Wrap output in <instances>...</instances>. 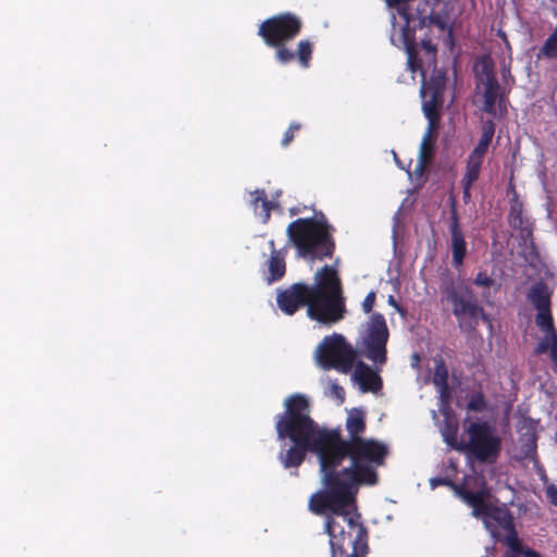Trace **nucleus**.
<instances>
[{
	"instance_id": "f257e3e1",
	"label": "nucleus",
	"mask_w": 557,
	"mask_h": 557,
	"mask_svg": "<svg viewBox=\"0 0 557 557\" xmlns=\"http://www.w3.org/2000/svg\"><path fill=\"white\" fill-rule=\"evenodd\" d=\"M387 446L374 438L345 441L339 429L330 436V468L333 480L330 490L311 495L309 508L315 515L330 512L324 533L330 537L332 557H366L369 552L368 529L357 510L360 486L379 482L377 468L385 463Z\"/></svg>"
},
{
	"instance_id": "f03ea898",
	"label": "nucleus",
	"mask_w": 557,
	"mask_h": 557,
	"mask_svg": "<svg viewBox=\"0 0 557 557\" xmlns=\"http://www.w3.org/2000/svg\"><path fill=\"white\" fill-rule=\"evenodd\" d=\"M334 231L325 214L314 211L312 218H299L290 222L286 235L297 257L313 262L333 258L336 249Z\"/></svg>"
},
{
	"instance_id": "7ed1b4c3",
	"label": "nucleus",
	"mask_w": 557,
	"mask_h": 557,
	"mask_svg": "<svg viewBox=\"0 0 557 557\" xmlns=\"http://www.w3.org/2000/svg\"><path fill=\"white\" fill-rule=\"evenodd\" d=\"M309 399L302 394H293L284 400V411L275 418L277 438L298 443H313L321 435L332 436L335 429L321 428L311 418Z\"/></svg>"
},
{
	"instance_id": "20e7f679",
	"label": "nucleus",
	"mask_w": 557,
	"mask_h": 557,
	"mask_svg": "<svg viewBox=\"0 0 557 557\" xmlns=\"http://www.w3.org/2000/svg\"><path fill=\"white\" fill-rule=\"evenodd\" d=\"M456 432L454 429L451 434L445 435V441L450 447L466 453L469 458L480 463L492 465L499 458L502 438L487 421L471 422L466 429L467 441H458Z\"/></svg>"
},
{
	"instance_id": "39448f33",
	"label": "nucleus",
	"mask_w": 557,
	"mask_h": 557,
	"mask_svg": "<svg viewBox=\"0 0 557 557\" xmlns=\"http://www.w3.org/2000/svg\"><path fill=\"white\" fill-rule=\"evenodd\" d=\"M442 301H446L461 331L473 332L480 322L491 323L476 295L466 285H446Z\"/></svg>"
},
{
	"instance_id": "423d86ee",
	"label": "nucleus",
	"mask_w": 557,
	"mask_h": 557,
	"mask_svg": "<svg viewBox=\"0 0 557 557\" xmlns=\"http://www.w3.org/2000/svg\"><path fill=\"white\" fill-rule=\"evenodd\" d=\"M553 290L543 281L535 282L527 294L528 300L536 310L535 324L543 333L537 348H557V330L552 312Z\"/></svg>"
},
{
	"instance_id": "0eeeda50",
	"label": "nucleus",
	"mask_w": 557,
	"mask_h": 557,
	"mask_svg": "<svg viewBox=\"0 0 557 557\" xmlns=\"http://www.w3.org/2000/svg\"><path fill=\"white\" fill-rule=\"evenodd\" d=\"M293 445L281 453L278 459L285 469L298 468L306 459L307 453H313L318 457L319 471L323 490H330L333 475L330 468L324 467V460L330 458V437L321 435L313 443L292 442Z\"/></svg>"
},
{
	"instance_id": "6e6552de",
	"label": "nucleus",
	"mask_w": 557,
	"mask_h": 557,
	"mask_svg": "<svg viewBox=\"0 0 557 557\" xmlns=\"http://www.w3.org/2000/svg\"><path fill=\"white\" fill-rule=\"evenodd\" d=\"M300 18L292 13H281L259 25L258 35L267 46H280L293 40L301 30Z\"/></svg>"
},
{
	"instance_id": "1a4fd4ad",
	"label": "nucleus",
	"mask_w": 557,
	"mask_h": 557,
	"mask_svg": "<svg viewBox=\"0 0 557 557\" xmlns=\"http://www.w3.org/2000/svg\"><path fill=\"white\" fill-rule=\"evenodd\" d=\"M346 313L345 297L341 295L312 296L307 315L325 325L342 321Z\"/></svg>"
},
{
	"instance_id": "9d476101",
	"label": "nucleus",
	"mask_w": 557,
	"mask_h": 557,
	"mask_svg": "<svg viewBox=\"0 0 557 557\" xmlns=\"http://www.w3.org/2000/svg\"><path fill=\"white\" fill-rule=\"evenodd\" d=\"M310 300L311 294L306 283H294L276 293V305L286 315H293L302 307L308 308Z\"/></svg>"
},
{
	"instance_id": "9b49d317",
	"label": "nucleus",
	"mask_w": 557,
	"mask_h": 557,
	"mask_svg": "<svg viewBox=\"0 0 557 557\" xmlns=\"http://www.w3.org/2000/svg\"><path fill=\"white\" fill-rule=\"evenodd\" d=\"M389 331L385 318L381 313H373L362 325L360 339L363 348H386Z\"/></svg>"
},
{
	"instance_id": "f8f14e48",
	"label": "nucleus",
	"mask_w": 557,
	"mask_h": 557,
	"mask_svg": "<svg viewBox=\"0 0 557 557\" xmlns=\"http://www.w3.org/2000/svg\"><path fill=\"white\" fill-rule=\"evenodd\" d=\"M358 350H315V358L324 370L335 369L341 373H348L354 366Z\"/></svg>"
},
{
	"instance_id": "ddd939ff",
	"label": "nucleus",
	"mask_w": 557,
	"mask_h": 557,
	"mask_svg": "<svg viewBox=\"0 0 557 557\" xmlns=\"http://www.w3.org/2000/svg\"><path fill=\"white\" fill-rule=\"evenodd\" d=\"M315 283L309 285L312 296L343 294L341 278L334 267L323 265L314 275Z\"/></svg>"
},
{
	"instance_id": "4468645a",
	"label": "nucleus",
	"mask_w": 557,
	"mask_h": 557,
	"mask_svg": "<svg viewBox=\"0 0 557 557\" xmlns=\"http://www.w3.org/2000/svg\"><path fill=\"white\" fill-rule=\"evenodd\" d=\"M445 88L444 77L432 78L431 82L425 86H422V96L429 99L423 102V113L426 119L441 117L440 108L443 102V92Z\"/></svg>"
},
{
	"instance_id": "2eb2a0df",
	"label": "nucleus",
	"mask_w": 557,
	"mask_h": 557,
	"mask_svg": "<svg viewBox=\"0 0 557 557\" xmlns=\"http://www.w3.org/2000/svg\"><path fill=\"white\" fill-rule=\"evenodd\" d=\"M449 233L451 261L454 267L459 268L463 264L468 250L465 234L460 227L456 209H453L450 213Z\"/></svg>"
},
{
	"instance_id": "dca6fc26",
	"label": "nucleus",
	"mask_w": 557,
	"mask_h": 557,
	"mask_svg": "<svg viewBox=\"0 0 557 557\" xmlns=\"http://www.w3.org/2000/svg\"><path fill=\"white\" fill-rule=\"evenodd\" d=\"M483 111L493 116H503L507 113V107L498 81L484 84Z\"/></svg>"
},
{
	"instance_id": "f3484780",
	"label": "nucleus",
	"mask_w": 557,
	"mask_h": 557,
	"mask_svg": "<svg viewBox=\"0 0 557 557\" xmlns=\"http://www.w3.org/2000/svg\"><path fill=\"white\" fill-rule=\"evenodd\" d=\"M440 3V0H424L423 8H418L419 20L421 26H436L440 30L444 32L448 28L447 20L448 14L436 12L434 7Z\"/></svg>"
},
{
	"instance_id": "a211bd4d",
	"label": "nucleus",
	"mask_w": 557,
	"mask_h": 557,
	"mask_svg": "<svg viewBox=\"0 0 557 557\" xmlns=\"http://www.w3.org/2000/svg\"><path fill=\"white\" fill-rule=\"evenodd\" d=\"M354 377L363 391L376 392L382 387V380L379 374L362 361L356 363Z\"/></svg>"
},
{
	"instance_id": "6ab92c4d",
	"label": "nucleus",
	"mask_w": 557,
	"mask_h": 557,
	"mask_svg": "<svg viewBox=\"0 0 557 557\" xmlns=\"http://www.w3.org/2000/svg\"><path fill=\"white\" fill-rule=\"evenodd\" d=\"M286 250L284 248L280 249L277 252H274L273 256H270L267 261L268 273L265 275V281L271 284L282 280L286 273Z\"/></svg>"
},
{
	"instance_id": "aec40b11",
	"label": "nucleus",
	"mask_w": 557,
	"mask_h": 557,
	"mask_svg": "<svg viewBox=\"0 0 557 557\" xmlns=\"http://www.w3.org/2000/svg\"><path fill=\"white\" fill-rule=\"evenodd\" d=\"M250 206L256 215H259L263 224L268 223L271 218L273 203L268 199L264 189H256L250 193Z\"/></svg>"
},
{
	"instance_id": "412c9836",
	"label": "nucleus",
	"mask_w": 557,
	"mask_h": 557,
	"mask_svg": "<svg viewBox=\"0 0 557 557\" xmlns=\"http://www.w3.org/2000/svg\"><path fill=\"white\" fill-rule=\"evenodd\" d=\"M488 529L491 530L492 535L495 537H497L498 534L496 533L495 530L492 529L493 524H495V527L504 531L511 529V527L515 525L513 516L505 506H495L494 509H492L491 516L488 518Z\"/></svg>"
},
{
	"instance_id": "4be33fe9",
	"label": "nucleus",
	"mask_w": 557,
	"mask_h": 557,
	"mask_svg": "<svg viewBox=\"0 0 557 557\" xmlns=\"http://www.w3.org/2000/svg\"><path fill=\"white\" fill-rule=\"evenodd\" d=\"M346 430L348 438L345 441H352L354 438H363L361 434L366 431V417L361 409H352L346 419Z\"/></svg>"
},
{
	"instance_id": "5701e85b",
	"label": "nucleus",
	"mask_w": 557,
	"mask_h": 557,
	"mask_svg": "<svg viewBox=\"0 0 557 557\" xmlns=\"http://www.w3.org/2000/svg\"><path fill=\"white\" fill-rule=\"evenodd\" d=\"M494 134L495 123L492 120L485 121L482 126V134L480 140L470 154L484 159L488 146L491 145L492 139L494 137Z\"/></svg>"
},
{
	"instance_id": "b1692460",
	"label": "nucleus",
	"mask_w": 557,
	"mask_h": 557,
	"mask_svg": "<svg viewBox=\"0 0 557 557\" xmlns=\"http://www.w3.org/2000/svg\"><path fill=\"white\" fill-rule=\"evenodd\" d=\"M475 78L478 82L488 84L497 82L494 71V64L490 57H482L474 66Z\"/></svg>"
},
{
	"instance_id": "393cba45",
	"label": "nucleus",
	"mask_w": 557,
	"mask_h": 557,
	"mask_svg": "<svg viewBox=\"0 0 557 557\" xmlns=\"http://www.w3.org/2000/svg\"><path fill=\"white\" fill-rule=\"evenodd\" d=\"M435 140V137L423 135L419 149V162L416 169V173L422 174L426 164L432 160L434 154Z\"/></svg>"
},
{
	"instance_id": "a878e982",
	"label": "nucleus",
	"mask_w": 557,
	"mask_h": 557,
	"mask_svg": "<svg viewBox=\"0 0 557 557\" xmlns=\"http://www.w3.org/2000/svg\"><path fill=\"white\" fill-rule=\"evenodd\" d=\"M537 435L534 430H529L521 436L520 453L523 459L536 457Z\"/></svg>"
},
{
	"instance_id": "bb28decb",
	"label": "nucleus",
	"mask_w": 557,
	"mask_h": 557,
	"mask_svg": "<svg viewBox=\"0 0 557 557\" xmlns=\"http://www.w3.org/2000/svg\"><path fill=\"white\" fill-rule=\"evenodd\" d=\"M483 160V158L469 154L466 165V172L461 181L467 182L468 184H474L479 180Z\"/></svg>"
},
{
	"instance_id": "cd10ccee",
	"label": "nucleus",
	"mask_w": 557,
	"mask_h": 557,
	"mask_svg": "<svg viewBox=\"0 0 557 557\" xmlns=\"http://www.w3.org/2000/svg\"><path fill=\"white\" fill-rule=\"evenodd\" d=\"M403 39L407 49L408 53V64L411 67L412 71L416 70V58H417V51L414 46V38L413 35L409 30L408 22L406 25L401 28Z\"/></svg>"
},
{
	"instance_id": "c85d7f7f",
	"label": "nucleus",
	"mask_w": 557,
	"mask_h": 557,
	"mask_svg": "<svg viewBox=\"0 0 557 557\" xmlns=\"http://www.w3.org/2000/svg\"><path fill=\"white\" fill-rule=\"evenodd\" d=\"M315 348H352L345 336L339 333H333L325 336Z\"/></svg>"
},
{
	"instance_id": "c756f323",
	"label": "nucleus",
	"mask_w": 557,
	"mask_h": 557,
	"mask_svg": "<svg viewBox=\"0 0 557 557\" xmlns=\"http://www.w3.org/2000/svg\"><path fill=\"white\" fill-rule=\"evenodd\" d=\"M540 53L547 59H557V26L543 44Z\"/></svg>"
},
{
	"instance_id": "7c9ffc66",
	"label": "nucleus",
	"mask_w": 557,
	"mask_h": 557,
	"mask_svg": "<svg viewBox=\"0 0 557 557\" xmlns=\"http://www.w3.org/2000/svg\"><path fill=\"white\" fill-rule=\"evenodd\" d=\"M458 494L461 498L467 502L472 508L476 505H481L483 500H485L486 494L484 491H469L465 488H458Z\"/></svg>"
},
{
	"instance_id": "2f4dec72",
	"label": "nucleus",
	"mask_w": 557,
	"mask_h": 557,
	"mask_svg": "<svg viewBox=\"0 0 557 557\" xmlns=\"http://www.w3.org/2000/svg\"><path fill=\"white\" fill-rule=\"evenodd\" d=\"M505 542L513 553L523 554L527 548L522 547V544L518 537L515 525L511 529L505 531Z\"/></svg>"
},
{
	"instance_id": "473e14b6",
	"label": "nucleus",
	"mask_w": 557,
	"mask_h": 557,
	"mask_svg": "<svg viewBox=\"0 0 557 557\" xmlns=\"http://www.w3.org/2000/svg\"><path fill=\"white\" fill-rule=\"evenodd\" d=\"M505 542L513 553L523 554L527 548L522 547V544L518 537L515 525L511 529L505 531Z\"/></svg>"
},
{
	"instance_id": "72a5a7b5",
	"label": "nucleus",
	"mask_w": 557,
	"mask_h": 557,
	"mask_svg": "<svg viewBox=\"0 0 557 557\" xmlns=\"http://www.w3.org/2000/svg\"><path fill=\"white\" fill-rule=\"evenodd\" d=\"M434 383L441 387V394L444 396L448 389V375L443 362L436 364Z\"/></svg>"
},
{
	"instance_id": "f704fd0d",
	"label": "nucleus",
	"mask_w": 557,
	"mask_h": 557,
	"mask_svg": "<svg viewBox=\"0 0 557 557\" xmlns=\"http://www.w3.org/2000/svg\"><path fill=\"white\" fill-rule=\"evenodd\" d=\"M312 54V45L308 40L298 44L297 58L301 66L308 67Z\"/></svg>"
},
{
	"instance_id": "c9c22d12",
	"label": "nucleus",
	"mask_w": 557,
	"mask_h": 557,
	"mask_svg": "<svg viewBox=\"0 0 557 557\" xmlns=\"http://www.w3.org/2000/svg\"><path fill=\"white\" fill-rule=\"evenodd\" d=\"M271 48H275V59L277 62L282 64H287L294 61L296 53L286 47V44H281L280 46H270Z\"/></svg>"
},
{
	"instance_id": "e433bc0d",
	"label": "nucleus",
	"mask_w": 557,
	"mask_h": 557,
	"mask_svg": "<svg viewBox=\"0 0 557 557\" xmlns=\"http://www.w3.org/2000/svg\"><path fill=\"white\" fill-rule=\"evenodd\" d=\"M485 408L486 400L481 392L474 393L467 404V409L469 411L482 412Z\"/></svg>"
},
{
	"instance_id": "4c0bfd02",
	"label": "nucleus",
	"mask_w": 557,
	"mask_h": 557,
	"mask_svg": "<svg viewBox=\"0 0 557 557\" xmlns=\"http://www.w3.org/2000/svg\"><path fill=\"white\" fill-rule=\"evenodd\" d=\"M509 223L512 226L522 224V203L515 199L510 206Z\"/></svg>"
},
{
	"instance_id": "58836bf2",
	"label": "nucleus",
	"mask_w": 557,
	"mask_h": 557,
	"mask_svg": "<svg viewBox=\"0 0 557 557\" xmlns=\"http://www.w3.org/2000/svg\"><path fill=\"white\" fill-rule=\"evenodd\" d=\"M386 352L387 350H358V356H362L374 363H384Z\"/></svg>"
},
{
	"instance_id": "ea45409f",
	"label": "nucleus",
	"mask_w": 557,
	"mask_h": 557,
	"mask_svg": "<svg viewBox=\"0 0 557 557\" xmlns=\"http://www.w3.org/2000/svg\"><path fill=\"white\" fill-rule=\"evenodd\" d=\"M495 506L488 505L486 500H483L481 505H476L473 507V515L475 517H483L484 522L486 524V528H490L488 518L491 516L492 509H494Z\"/></svg>"
},
{
	"instance_id": "a19ab883",
	"label": "nucleus",
	"mask_w": 557,
	"mask_h": 557,
	"mask_svg": "<svg viewBox=\"0 0 557 557\" xmlns=\"http://www.w3.org/2000/svg\"><path fill=\"white\" fill-rule=\"evenodd\" d=\"M301 124L298 122L290 123L289 127L285 132L283 138H282V146L287 147L295 138V135L298 131H300Z\"/></svg>"
},
{
	"instance_id": "79ce46f5",
	"label": "nucleus",
	"mask_w": 557,
	"mask_h": 557,
	"mask_svg": "<svg viewBox=\"0 0 557 557\" xmlns=\"http://www.w3.org/2000/svg\"><path fill=\"white\" fill-rule=\"evenodd\" d=\"M473 284L479 286V287H484V288H491L492 286L495 285V280L492 278L487 273L485 272H479L474 280H473Z\"/></svg>"
},
{
	"instance_id": "37998d69",
	"label": "nucleus",
	"mask_w": 557,
	"mask_h": 557,
	"mask_svg": "<svg viewBox=\"0 0 557 557\" xmlns=\"http://www.w3.org/2000/svg\"><path fill=\"white\" fill-rule=\"evenodd\" d=\"M441 117H430L428 119V128L424 135H429L430 137L437 138V132L440 127Z\"/></svg>"
},
{
	"instance_id": "c03bdc74",
	"label": "nucleus",
	"mask_w": 557,
	"mask_h": 557,
	"mask_svg": "<svg viewBox=\"0 0 557 557\" xmlns=\"http://www.w3.org/2000/svg\"><path fill=\"white\" fill-rule=\"evenodd\" d=\"M376 294L375 292H370L362 301V310L366 313H370L373 309L374 302H375Z\"/></svg>"
},
{
	"instance_id": "a18cd8bd",
	"label": "nucleus",
	"mask_w": 557,
	"mask_h": 557,
	"mask_svg": "<svg viewBox=\"0 0 557 557\" xmlns=\"http://www.w3.org/2000/svg\"><path fill=\"white\" fill-rule=\"evenodd\" d=\"M430 482L433 487L445 485V486H451L458 491L457 485H455L454 482L448 478H438V476L432 478Z\"/></svg>"
},
{
	"instance_id": "49530a36",
	"label": "nucleus",
	"mask_w": 557,
	"mask_h": 557,
	"mask_svg": "<svg viewBox=\"0 0 557 557\" xmlns=\"http://www.w3.org/2000/svg\"><path fill=\"white\" fill-rule=\"evenodd\" d=\"M546 496L548 500L557 507V485L550 484L546 487Z\"/></svg>"
},
{
	"instance_id": "de8ad7c7",
	"label": "nucleus",
	"mask_w": 557,
	"mask_h": 557,
	"mask_svg": "<svg viewBox=\"0 0 557 557\" xmlns=\"http://www.w3.org/2000/svg\"><path fill=\"white\" fill-rule=\"evenodd\" d=\"M421 47L429 54L435 55L436 47H435V45L432 44V41L430 39H423L421 41Z\"/></svg>"
},
{
	"instance_id": "09e8293b",
	"label": "nucleus",
	"mask_w": 557,
	"mask_h": 557,
	"mask_svg": "<svg viewBox=\"0 0 557 557\" xmlns=\"http://www.w3.org/2000/svg\"><path fill=\"white\" fill-rule=\"evenodd\" d=\"M461 185H462V199L467 203L471 198V188H472L473 184H468L467 182L461 181Z\"/></svg>"
},
{
	"instance_id": "8fccbe9b",
	"label": "nucleus",
	"mask_w": 557,
	"mask_h": 557,
	"mask_svg": "<svg viewBox=\"0 0 557 557\" xmlns=\"http://www.w3.org/2000/svg\"><path fill=\"white\" fill-rule=\"evenodd\" d=\"M331 393L333 396H335L336 398H338L341 401L344 400L345 398V391L342 386L337 385V384H333L331 386Z\"/></svg>"
},
{
	"instance_id": "3c124183",
	"label": "nucleus",
	"mask_w": 557,
	"mask_h": 557,
	"mask_svg": "<svg viewBox=\"0 0 557 557\" xmlns=\"http://www.w3.org/2000/svg\"><path fill=\"white\" fill-rule=\"evenodd\" d=\"M388 305L393 306L398 312H403V309L394 296H389L387 300Z\"/></svg>"
},
{
	"instance_id": "603ef678",
	"label": "nucleus",
	"mask_w": 557,
	"mask_h": 557,
	"mask_svg": "<svg viewBox=\"0 0 557 557\" xmlns=\"http://www.w3.org/2000/svg\"><path fill=\"white\" fill-rule=\"evenodd\" d=\"M537 352H545L546 350H536ZM550 352V359L554 362L555 369L557 371V350H548Z\"/></svg>"
},
{
	"instance_id": "864d4df0",
	"label": "nucleus",
	"mask_w": 557,
	"mask_h": 557,
	"mask_svg": "<svg viewBox=\"0 0 557 557\" xmlns=\"http://www.w3.org/2000/svg\"><path fill=\"white\" fill-rule=\"evenodd\" d=\"M524 556L525 557H542L540 553H537L536 550H534L532 548H527L524 552Z\"/></svg>"
},
{
	"instance_id": "5fc2aeb1",
	"label": "nucleus",
	"mask_w": 557,
	"mask_h": 557,
	"mask_svg": "<svg viewBox=\"0 0 557 557\" xmlns=\"http://www.w3.org/2000/svg\"><path fill=\"white\" fill-rule=\"evenodd\" d=\"M268 246H269V249H270V256H273L274 252H277L280 250V249H276L274 239H270L268 242Z\"/></svg>"
},
{
	"instance_id": "6e6d98bb",
	"label": "nucleus",
	"mask_w": 557,
	"mask_h": 557,
	"mask_svg": "<svg viewBox=\"0 0 557 557\" xmlns=\"http://www.w3.org/2000/svg\"><path fill=\"white\" fill-rule=\"evenodd\" d=\"M289 213H290V215H296V214H298V213H299V209H297V208H292V209L289 210Z\"/></svg>"
},
{
	"instance_id": "4d7b16f0",
	"label": "nucleus",
	"mask_w": 557,
	"mask_h": 557,
	"mask_svg": "<svg viewBox=\"0 0 557 557\" xmlns=\"http://www.w3.org/2000/svg\"><path fill=\"white\" fill-rule=\"evenodd\" d=\"M412 359H413V360H416V361H419V360H420V357H419V355H418L417 352H414V354L412 355Z\"/></svg>"
},
{
	"instance_id": "13d9d810",
	"label": "nucleus",
	"mask_w": 557,
	"mask_h": 557,
	"mask_svg": "<svg viewBox=\"0 0 557 557\" xmlns=\"http://www.w3.org/2000/svg\"><path fill=\"white\" fill-rule=\"evenodd\" d=\"M490 296H491V295H490V293H483V294H482V297H483L485 300H487V298H488Z\"/></svg>"
},
{
	"instance_id": "bf43d9fd",
	"label": "nucleus",
	"mask_w": 557,
	"mask_h": 557,
	"mask_svg": "<svg viewBox=\"0 0 557 557\" xmlns=\"http://www.w3.org/2000/svg\"><path fill=\"white\" fill-rule=\"evenodd\" d=\"M503 557H516L513 554L506 553Z\"/></svg>"
}]
</instances>
